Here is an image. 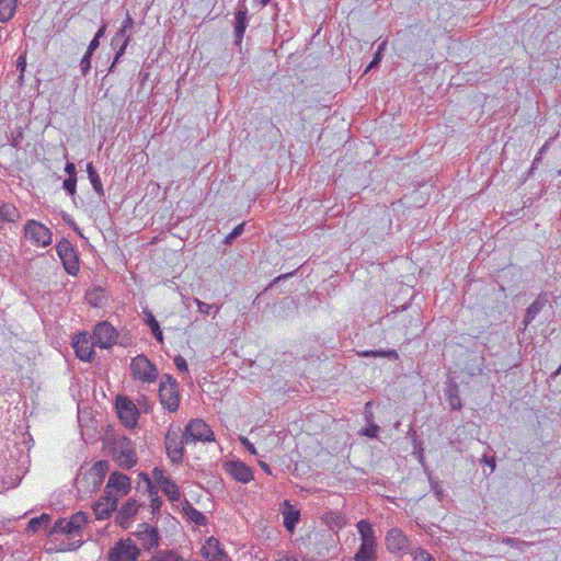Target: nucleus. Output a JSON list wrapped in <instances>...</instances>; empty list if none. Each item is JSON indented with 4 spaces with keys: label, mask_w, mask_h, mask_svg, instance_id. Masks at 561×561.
Here are the masks:
<instances>
[{
    "label": "nucleus",
    "mask_w": 561,
    "mask_h": 561,
    "mask_svg": "<svg viewBox=\"0 0 561 561\" xmlns=\"http://www.w3.org/2000/svg\"><path fill=\"white\" fill-rule=\"evenodd\" d=\"M554 376L561 375V365L558 367V369L553 374Z\"/></svg>",
    "instance_id": "e2e57ef3"
},
{
    "label": "nucleus",
    "mask_w": 561,
    "mask_h": 561,
    "mask_svg": "<svg viewBox=\"0 0 561 561\" xmlns=\"http://www.w3.org/2000/svg\"><path fill=\"white\" fill-rule=\"evenodd\" d=\"M144 549L150 551L159 546L160 536L158 529L149 524H140L139 529L134 533Z\"/></svg>",
    "instance_id": "f8f14e48"
},
{
    "label": "nucleus",
    "mask_w": 561,
    "mask_h": 561,
    "mask_svg": "<svg viewBox=\"0 0 561 561\" xmlns=\"http://www.w3.org/2000/svg\"><path fill=\"white\" fill-rule=\"evenodd\" d=\"M81 545H82L81 538L69 541V542L61 541L59 545V550L60 551H72V550H77Z\"/></svg>",
    "instance_id": "58836bf2"
},
{
    "label": "nucleus",
    "mask_w": 561,
    "mask_h": 561,
    "mask_svg": "<svg viewBox=\"0 0 561 561\" xmlns=\"http://www.w3.org/2000/svg\"><path fill=\"white\" fill-rule=\"evenodd\" d=\"M363 356H381V357H389V356H397L396 351H366L362 353Z\"/></svg>",
    "instance_id": "79ce46f5"
},
{
    "label": "nucleus",
    "mask_w": 561,
    "mask_h": 561,
    "mask_svg": "<svg viewBox=\"0 0 561 561\" xmlns=\"http://www.w3.org/2000/svg\"><path fill=\"white\" fill-rule=\"evenodd\" d=\"M146 323L149 325V328H150L152 334L154 335V337L157 339V341L162 343L163 342L162 331L160 329L159 322L156 320V318L153 317V314L151 312L147 313Z\"/></svg>",
    "instance_id": "473e14b6"
},
{
    "label": "nucleus",
    "mask_w": 561,
    "mask_h": 561,
    "mask_svg": "<svg viewBox=\"0 0 561 561\" xmlns=\"http://www.w3.org/2000/svg\"><path fill=\"white\" fill-rule=\"evenodd\" d=\"M546 299L538 297L527 309L524 317V327L527 328L536 318V316L541 311L542 307L546 304Z\"/></svg>",
    "instance_id": "393cba45"
},
{
    "label": "nucleus",
    "mask_w": 561,
    "mask_h": 561,
    "mask_svg": "<svg viewBox=\"0 0 561 561\" xmlns=\"http://www.w3.org/2000/svg\"><path fill=\"white\" fill-rule=\"evenodd\" d=\"M502 542L505 543V545H508V546H514L518 549H523L524 547L528 546L529 543L526 542V541H523V540H519L517 538H514V537H505L502 539Z\"/></svg>",
    "instance_id": "a19ab883"
},
{
    "label": "nucleus",
    "mask_w": 561,
    "mask_h": 561,
    "mask_svg": "<svg viewBox=\"0 0 561 561\" xmlns=\"http://www.w3.org/2000/svg\"><path fill=\"white\" fill-rule=\"evenodd\" d=\"M76 184L77 178H68L64 181L62 186L69 195L73 196L76 194Z\"/></svg>",
    "instance_id": "37998d69"
},
{
    "label": "nucleus",
    "mask_w": 561,
    "mask_h": 561,
    "mask_svg": "<svg viewBox=\"0 0 561 561\" xmlns=\"http://www.w3.org/2000/svg\"><path fill=\"white\" fill-rule=\"evenodd\" d=\"M183 439L185 440V444L214 442L215 434L205 421L195 419L191 420L185 426Z\"/></svg>",
    "instance_id": "f257e3e1"
},
{
    "label": "nucleus",
    "mask_w": 561,
    "mask_h": 561,
    "mask_svg": "<svg viewBox=\"0 0 561 561\" xmlns=\"http://www.w3.org/2000/svg\"><path fill=\"white\" fill-rule=\"evenodd\" d=\"M22 137H23V134H22V129L20 128L15 133L12 134L11 146L14 148H19Z\"/></svg>",
    "instance_id": "09e8293b"
},
{
    "label": "nucleus",
    "mask_w": 561,
    "mask_h": 561,
    "mask_svg": "<svg viewBox=\"0 0 561 561\" xmlns=\"http://www.w3.org/2000/svg\"><path fill=\"white\" fill-rule=\"evenodd\" d=\"M20 219V211L18 208L10 203L0 201V229L4 224L16 222Z\"/></svg>",
    "instance_id": "aec40b11"
},
{
    "label": "nucleus",
    "mask_w": 561,
    "mask_h": 561,
    "mask_svg": "<svg viewBox=\"0 0 561 561\" xmlns=\"http://www.w3.org/2000/svg\"><path fill=\"white\" fill-rule=\"evenodd\" d=\"M99 45H100V41L98 38H93L90 42L85 53H89V55H93L94 50L99 47Z\"/></svg>",
    "instance_id": "3c124183"
},
{
    "label": "nucleus",
    "mask_w": 561,
    "mask_h": 561,
    "mask_svg": "<svg viewBox=\"0 0 561 561\" xmlns=\"http://www.w3.org/2000/svg\"><path fill=\"white\" fill-rule=\"evenodd\" d=\"M382 46L381 45L379 47V50L377 51V54L375 55V58L373 59V61L369 64V66L367 67L366 71H368L369 69L374 68L379 61H380V58H381V49H382Z\"/></svg>",
    "instance_id": "603ef678"
},
{
    "label": "nucleus",
    "mask_w": 561,
    "mask_h": 561,
    "mask_svg": "<svg viewBox=\"0 0 561 561\" xmlns=\"http://www.w3.org/2000/svg\"><path fill=\"white\" fill-rule=\"evenodd\" d=\"M108 461L106 460H100V461H96L92 468L90 469V474L94 477V482L95 483H99L103 480V478L105 477V473L107 472L108 470Z\"/></svg>",
    "instance_id": "c756f323"
},
{
    "label": "nucleus",
    "mask_w": 561,
    "mask_h": 561,
    "mask_svg": "<svg viewBox=\"0 0 561 561\" xmlns=\"http://www.w3.org/2000/svg\"><path fill=\"white\" fill-rule=\"evenodd\" d=\"M356 527H357L359 536H360L362 545H365V546L377 545L374 529L369 522L362 519L357 523Z\"/></svg>",
    "instance_id": "4be33fe9"
},
{
    "label": "nucleus",
    "mask_w": 561,
    "mask_h": 561,
    "mask_svg": "<svg viewBox=\"0 0 561 561\" xmlns=\"http://www.w3.org/2000/svg\"><path fill=\"white\" fill-rule=\"evenodd\" d=\"M96 345L93 337L88 333H79L72 343L76 355L85 362H91L93 359L94 351L93 346Z\"/></svg>",
    "instance_id": "9b49d317"
},
{
    "label": "nucleus",
    "mask_w": 561,
    "mask_h": 561,
    "mask_svg": "<svg viewBox=\"0 0 561 561\" xmlns=\"http://www.w3.org/2000/svg\"><path fill=\"white\" fill-rule=\"evenodd\" d=\"M133 377L144 382L151 383L158 378V369L145 355H137L130 364Z\"/></svg>",
    "instance_id": "f03ea898"
},
{
    "label": "nucleus",
    "mask_w": 561,
    "mask_h": 561,
    "mask_svg": "<svg viewBox=\"0 0 561 561\" xmlns=\"http://www.w3.org/2000/svg\"><path fill=\"white\" fill-rule=\"evenodd\" d=\"M116 407L118 416L126 426L133 427L136 425L138 411L130 400L126 398H118Z\"/></svg>",
    "instance_id": "4468645a"
},
{
    "label": "nucleus",
    "mask_w": 561,
    "mask_h": 561,
    "mask_svg": "<svg viewBox=\"0 0 561 561\" xmlns=\"http://www.w3.org/2000/svg\"><path fill=\"white\" fill-rule=\"evenodd\" d=\"M432 488H433V490H434L435 495L437 496V499H438V500H442V497H443V489L439 486V484H438V483H435V484H433V486H432Z\"/></svg>",
    "instance_id": "13d9d810"
},
{
    "label": "nucleus",
    "mask_w": 561,
    "mask_h": 561,
    "mask_svg": "<svg viewBox=\"0 0 561 561\" xmlns=\"http://www.w3.org/2000/svg\"><path fill=\"white\" fill-rule=\"evenodd\" d=\"M138 503L134 499H129L117 512V522L119 525L125 526V524L137 513Z\"/></svg>",
    "instance_id": "5701e85b"
},
{
    "label": "nucleus",
    "mask_w": 561,
    "mask_h": 561,
    "mask_svg": "<svg viewBox=\"0 0 561 561\" xmlns=\"http://www.w3.org/2000/svg\"><path fill=\"white\" fill-rule=\"evenodd\" d=\"M248 9L243 5L236 13V23H234V38L236 43L239 45L242 42L244 32L248 26Z\"/></svg>",
    "instance_id": "412c9836"
},
{
    "label": "nucleus",
    "mask_w": 561,
    "mask_h": 561,
    "mask_svg": "<svg viewBox=\"0 0 561 561\" xmlns=\"http://www.w3.org/2000/svg\"><path fill=\"white\" fill-rule=\"evenodd\" d=\"M201 551L208 561H227V554L220 548L219 540L214 537L206 540Z\"/></svg>",
    "instance_id": "f3484780"
},
{
    "label": "nucleus",
    "mask_w": 561,
    "mask_h": 561,
    "mask_svg": "<svg viewBox=\"0 0 561 561\" xmlns=\"http://www.w3.org/2000/svg\"><path fill=\"white\" fill-rule=\"evenodd\" d=\"M56 251L66 272L70 275H77L79 272V259L73 245L64 238L56 245Z\"/></svg>",
    "instance_id": "20e7f679"
},
{
    "label": "nucleus",
    "mask_w": 561,
    "mask_h": 561,
    "mask_svg": "<svg viewBox=\"0 0 561 561\" xmlns=\"http://www.w3.org/2000/svg\"><path fill=\"white\" fill-rule=\"evenodd\" d=\"M72 529L79 535L83 526L87 524V515L83 512H78L68 519Z\"/></svg>",
    "instance_id": "72a5a7b5"
},
{
    "label": "nucleus",
    "mask_w": 561,
    "mask_h": 561,
    "mask_svg": "<svg viewBox=\"0 0 561 561\" xmlns=\"http://www.w3.org/2000/svg\"><path fill=\"white\" fill-rule=\"evenodd\" d=\"M153 478L159 484L161 491L169 497L170 501L176 502L181 497L179 486L159 469L153 470Z\"/></svg>",
    "instance_id": "2eb2a0df"
},
{
    "label": "nucleus",
    "mask_w": 561,
    "mask_h": 561,
    "mask_svg": "<svg viewBox=\"0 0 561 561\" xmlns=\"http://www.w3.org/2000/svg\"><path fill=\"white\" fill-rule=\"evenodd\" d=\"M386 546L391 553L407 551L409 539L400 529L392 528L386 535Z\"/></svg>",
    "instance_id": "dca6fc26"
},
{
    "label": "nucleus",
    "mask_w": 561,
    "mask_h": 561,
    "mask_svg": "<svg viewBox=\"0 0 561 561\" xmlns=\"http://www.w3.org/2000/svg\"><path fill=\"white\" fill-rule=\"evenodd\" d=\"M105 33V25H103L95 34L94 38H98L100 41V38L104 35Z\"/></svg>",
    "instance_id": "052dcab7"
},
{
    "label": "nucleus",
    "mask_w": 561,
    "mask_h": 561,
    "mask_svg": "<svg viewBox=\"0 0 561 561\" xmlns=\"http://www.w3.org/2000/svg\"><path fill=\"white\" fill-rule=\"evenodd\" d=\"M65 171L68 173V178H76V165L72 162L66 164Z\"/></svg>",
    "instance_id": "5fc2aeb1"
},
{
    "label": "nucleus",
    "mask_w": 561,
    "mask_h": 561,
    "mask_svg": "<svg viewBox=\"0 0 561 561\" xmlns=\"http://www.w3.org/2000/svg\"><path fill=\"white\" fill-rule=\"evenodd\" d=\"M242 445L247 448L248 451H250L253 455H256V449L253 444L250 443V440L245 437H241Z\"/></svg>",
    "instance_id": "8fccbe9b"
},
{
    "label": "nucleus",
    "mask_w": 561,
    "mask_h": 561,
    "mask_svg": "<svg viewBox=\"0 0 561 561\" xmlns=\"http://www.w3.org/2000/svg\"><path fill=\"white\" fill-rule=\"evenodd\" d=\"M117 500L105 494L93 506L94 515L98 519H106L111 514L116 511Z\"/></svg>",
    "instance_id": "a211bd4d"
},
{
    "label": "nucleus",
    "mask_w": 561,
    "mask_h": 561,
    "mask_svg": "<svg viewBox=\"0 0 561 561\" xmlns=\"http://www.w3.org/2000/svg\"><path fill=\"white\" fill-rule=\"evenodd\" d=\"M413 561H435V559L423 548H416L411 551Z\"/></svg>",
    "instance_id": "4c0bfd02"
},
{
    "label": "nucleus",
    "mask_w": 561,
    "mask_h": 561,
    "mask_svg": "<svg viewBox=\"0 0 561 561\" xmlns=\"http://www.w3.org/2000/svg\"><path fill=\"white\" fill-rule=\"evenodd\" d=\"M174 364L180 371H187V364L183 356H181V355L175 356Z\"/></svg>",
    "instance_id": "49530a36"
},
{
    "label": "nucleus",
    "mask_w": 561,
    "mask_h": 561,
    "mask_svg": "<svg viewBox=\"0 0 561 561\" xmlns=\"http://www.w3.org/2000/svg\"><path fill=\"white\" fill-rule=\"evenodd\" d=\"M447 401L453 410L461 409V401L458 396V389L456 386L449 387L447 391Z\"/></svg>",
    "instance_id": "f704fd0d"
},
{
    "label": "nucleus",
    "mask_w": 561,
    "mask_h": 561,
    "mask_svg": "<svg viewBox=\"0 0 561 561\" xmlns=\"http://www.w3.org/2000/svg\"><path fill=\"white\" fill-rule=\"evenodd\" d=\"M140 549L131 539H122L108 551V561H137Z\"/></svg>",
    "instance_id": "7ed1b4c3"
},
{
    "label": "nucleus",
    "mask_w": 561,
    "mask_h": 561,
    "mask_svg": "<svg viewBox=\"0 0 561 561\" xmlns=\"http://www.w3.org/2000/svg\"><path fill=\"white\" fill-rule=\"evenodd\" d=\"M299 512L298 511H289L284 513V526L288 530H293L296 524L299 520Z\"/></svg>",
    "instance_id": "c9c22d12"
},
{
    "label": "nucleus",
    "mask_w": 561,
    "mask_h": 561,
    "mask_svg": "<svg viewBox=\"0 0 561 561\" xmlns=\"http://www.w3.org/2000/svg\"><path fill=\"white\" fill-rule=\"evenodd\" d=\"M159 398H160L161 404L168 411L175 412L179 409L180 399H181V396L179 392V387L169 386V385H160Z\"/></svg>",
    "instance_id": "ddd939ff"
},
{
    "label": "nucleus",
    "mask_w": 561,
    "mask_h": 561,
    "mask_svg": "<svg viewBox=\"0 0 561 561\" xmlns=\"http://www.w3.org/2000/svg\"><path fill=\"white\" fill-rule=\"evenodd\" d=\"M16 0H0V22H8L14 14Z\"/></svg>",
    "instance_id": "bb28decb"
},
{
    "label": "nucleus",
    "mask_w": 561,
    "mask_h": 561,
    "mask_svg": "<svg viewBox=\"0 0 561 561\" xmlns=\"http://www.w3.org/2000/svg\"><path fill=\"white\" fill-rule=\"evenodd\" d=\"M243 229H244V222L238 225L226 238H225V243L226 244H231L233 242L234 239H237L239 236H241V233L243 232Z\"/></svg>",
    "instance_id": "ea45409f"
},
{
    "label": "nucleus",
    "mask_w": 561,
    "mask_h": 561,
    "mask_svg": "<svg viewBox=\"0 0 561 561\" xmlns=\"http://www.w3.org/2000/svg\"><path fill=\"white\" fill-rule=\"evenodd\" d=\"M183 512L185 516L195 523L196 525L204 526L207 524V518L205 515H203L199 511H197L191 503L187 501L185 502L183 506Z\"/></svg>",
    "instance_id": "a878e982"
},
{
    "label": "nucleus",
    "mask_w": 561,
    "mask_h": 561,
    "mask_svg": "<svg viewBox=\"0 0 561 561\" xmlns=\"http://www.w3.org/2000/svg\"><path fill=\"white\" fill-rule=\"evenodd\" d=\"M229 473L238 481L248 483L253 479V472L250 467L240 461L227 463Z\"/></svg>",
    "instance_id": "6ab92c4d"
},
{
    "label": "nucleus",
    "mask_w": 561,
    "mask_h": 561,
    "mask_svg": "<svg viewBox=\"0 0 561 561\" xmlns=\"http://www.w3.org/2000/svg\"><path fill=\"white\" fill-rule=\"evenodd\" d=\"M197 308H198V311L201 313H204V314H209L210 311L214 309V306L213 305H209V304H206L197 298L194 299Z\"/></svg>",
    "instance_id": "a18cd8bd"
},
{
    "label": "nucleus",
    "mask_w": 561,
    "mask_h": 561,
    "mask_svg": "<svg viewBox=\"0 0 561 561\" xmlns=\"http://www.w3.org/2000/svg\"><path fill=\"white\" fill-rule=\"evenodd\" d=\"M134 26V20L133 18L127 13L126 19L124 20L121 28L115 34V36L112 38L111 45L113 48H117L114 61L112 62L110 67V72L114 70V67L118 59L122 57V55L125 53V49L130 41V35L127 34V31L131 30Z\"/></svg>",
    "instance_id": "39448f33"
},
{
    "label": "nucleus",
    "mask_w": 561,
    "mask_h": 561,
    "mask_svg": "<svg viewBox=\"0 0 561 561\" xmlns=\"http://www.w3.org/2000/svg\"><path fill=\"white\" fill-rule=\"evenodd\" d=\"M183 435L180 436L178 432L169 431L165 435V449L169 458L173 463H180L184 456Z\"/></svg>",
    "instance_id": "1a4fd4ad"
},
{
    "label": "nucleus",
    "mask_w": 561,
    "mask_h": 561,
    "mask_svg": "<svg viewBox=\"0 0 561 561\" xmlns=\"http://www.w3.org/2000/svg\"><path fill=\"white\" fill-rule=\"evenodd\" d=\"M160 385H169V386L179 387L176 380L170 375H165L164 379L161 381Z\"/></svg>",
    "instance_id": "6e6d98bb"
},
{
    "label": "nucleus",
    "mask_w": 561,
    "mask_h": 561,
    "mask_svg": "<svg viewBox=\"0 0 561 561\" xmlns=\"http://www.w3.org/2000/svg\"><path fill=\"white\" fill-rule=\"evenodd\" d=\"M261 467L265 472L271 473L268 465H266L265 462H261Z\"/></svg>",
    "instance_id": "680f3d73"
},
{
    "label": "nucleus",
    "mask_w": 561,
    "mask_h": 561,
    "mask_svg": "<svg viewBox=\"0 0 561 561\" xmlns=\"http://www.w3.org/2000/svg\"><path fill=\"white\" fill-rule=\"evenodd\" d=\"M150 496H151V506H152L153 511L159 510L162 504V501L158 496L157 491L150 490Z\"/></svg>",
    "instance_id": "de8ad7c7"
},
{
    "label": "nucleus",
    "mask_w": 561,
    "mask_h": 561,
    "mask_svg": "<svg viewBox=\"0 0 561 561\" xmlns=\"http://www.w3.org/2000/svg\"><path fill=\"white\" fill-rule=\"evenodd\" d=\"M335 525L341 528L344 525V518L341 515H336L334 518Z\"/></svg>",
    "instance_id": "bf43d9fd"
},
{
    "label": "nucleus",
    "mask_w": 561,
    "mask_h": 561,
    "mask_svg": "<svg viewBox=\"0 0 561 561\" xmlns=\"http://www.w3.org/2000/svg\"><path fill=\"white\" fill-rule=\"evenodd\" d=\"M50 522V517L48 514H42L39 517L32 518L28 522L27 530L36 533L39 529H45L48 527Z\"/></svg>",
    "instance_id": "7c9ffc66"
},
{
    "label": "nucleus",
    "mask_w": 561,
    "mask_h": 561,
    "mask_svg": "<svg viewBox=\"0 0 561 561\" xmlns=\"http://www.w3.org/2000/svg\"><path fill=\"white\" fill-rule=\"evenodd\" d=\"M130 490V479L121 472H113L105 486V494L115 500L125 496Z\"/></svg>",
    "instance_id": "0eeeda50"
},
{
    "label": "nucleus",
    "mask_w": 561,
    "mask_h": 561,
    "mask_svg": "<svg viewBox=\"0 0 561 561\" xmlns=\"http://www.w3.org/2000/svg\"><path fill=\"white\" fill-rule=\"evenodd\" d=\"M50 534L51 535H55V534H66V535L71 536L72 538H75V536H77V533L75 531V529H72V526H70L69 520L66 519V518H59L55 523Z\"/></svg>",
    "instance_id": "c85d7f7f"
},
{
    "label": "nucleus",
    "mask_w": 561,
    "mask_h": 561,
    "mask_svg": "<svg viewBox=\"0 0 561 561\" xmlns=\"http://www.w3.org/2000/svg\"><path fill=\"white\" fill-rule=\"evenodd\" d=\"M481 461L489 465L492 471L495 469V459L493 457H488L484 455Z\"/></svg>",
    "instance_id": "4d7b16f0"
},
{
    "label": "nucleus",
    "mask_w": 561,
    "mask_h": 561,
    "mask_svg": "<svg viewBox=\"0 0 561 561\" xmlns=\"http://www.w3.org/2000/svg\"><path fill=\"white\" fill-rule=\"evenodd\" d=\"M87 300L93 307H99L102 305L103 295L101 289H94L87 293Z\"/></svg>",
    "instance_id": "e433bc0d"
},
{
    "label": "nucleus",
    "mask_w": 561,
    "mask_h": 561,
    "mask_svg": "<svg viewBox=\"0 0 561 561\" xmlns=\"http://www.w3.org/2000/svg\"><path fill=\"white\" fill-rule=\"evenodd\" d=\"M91 56L89 53H85L80 61V68L83 76H85L91 68Z\"/></svg>",
    "instance_id": "c03bdc74"
},
{
    "label": "nucleus",
    "mask_w": 561,
    "mask_h": 561,
    "mask_svg": "<svg viewBox=\"0 0 561 561\" xmlns=\"http://www.w3.org/2000/svg\"><path fill=\"white\" fill-rule=\"evenodd\" d=\"M93 340L101 348H108L117 341V333L108 322L99 323L93 332Z\"/></svg>",
    "instance_id": "9d476101"
},
{
    "label": "nucleus",
    "mask_w": 561,
    "mask_h": 561,
    "mask_svg": "<svg viewBox=\"0 0 561 561\" xmlns=\"http://www.w3.org/2000/svg\"><path fill=\"white\" fill-rule=\"evenodd\" d=\"M377 560V545L359 546L354 556V561H376Z\"/></svg>",
    "instance_id": "b1692460"
},
{
    "label": "nucleus",
    "mask_w": 561,
    "mask_h": 561,
    "mask_svg": "<svg viewBox=\"0 0 561 561\" xmlns=\"http://www.w3.org/2000/svg\"><path fill=\"white\" fill-rule=\"evenodd\" d=\"M25 238L37 247H47L51 243V232L43 224L30 220L24 227Z\"/></svg>",
    "instance_id": "423d86ee"
},
{
    "label": "nucleus",
    "mask_w": 561,
    "mask_h": 561,
    "mask_svg": "<svg viewBox=\"0 0 561 561\" xmlns=\"http://www.w3.org/2000/svg\"><path fill=\"white\" fill-rule=\"evenodd\" d=\"M150 561H186L174 550L158 551Z\"/></svg>",
    "instance_id": "2f4dec72"
},
{
    "label": "nucleus",
    "mask_w": 561,
    "mask_h": 561,
    "mask_svg": "<svg viewBox=\"0 0 561 561\" xmlns=\"http://www.w3.org/2000/svg\"><path fill=\"white\" fill-rule=\"evenodd\" d=\"M87 172H88L89 179L91 181V184H92L94 191L99 194V196H103L104 195L103 185H102L101 179H100L96 170L94 169L92 162H89L87 164Z\"/></svg>",
    "instance_id": "cd10ccee"
},
{
    "label": "nucleus",
    "mask_w": 561,
    "mask_h": 561,
    "mask_svg": "<svg viewBox=\"0 0 561 561\" xmlns=\"http://www.w3.org/2000/svg\"><path fill=\"white\" fill-rule=\"evenodd\" d=\"M378 430H379V427L377 425L373 424L368 428L365 430L364 434L367 435L368 437H376Z\"/></svg>",
    "instance_id": "864d4df0"
},
{
    "label": "nucleus",
    "mask_w": 561,
    "mask_h": 561,
    "mask_svg": "<svg viewBox=\"0 0 561 561\" xmlns=\"http://www.w3.org/2000/svg\"><path fill=\"white\" fill-rule=\"evenodd\" d=\"M114 457L118 466L125 469H130L137 461L130 442L125 437L115 444Z\"/></svg>",
    "instance_id": "6e6552de"
}]
</instances>
